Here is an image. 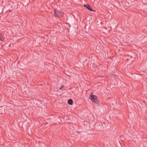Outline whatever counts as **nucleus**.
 <instances>
[{
	"label": "nucleus",
	"mask_w": 147,
	"mask_h": 147,
	"mask_svg": "<svg viewBox=\"0 0 147 147\" xmlns=\"http://www.w3.org/2000/svg\"><path fill=\"white\" fill-rule=\"evenodd\" d=\"M64 87V86L63 85L61 86L59 88L60 90L62 89Z\"/></svg>",
	"instance_id": "obj_6"
},
{
	"label": "nucleus",
	"mask_w": 147,
	"mask_h": 147,
	"mask_svg": "<svg viewBox=\"0 0 147 147\" xmlns=\"http://www.w3.org/2000/svg\"><path fill=\"white\" fill-rule=\"evenodd\" d=\"M67 102L69 104L72 105L73 104V100L71 99H69L68 100Z\"/></svg>",
	"instance_id": "obj_4"
},
{
	"label": "nucleus",
	"mask_w": 147,
	"mask_h": 147,
	"mask_svg": "<svg viewBox=\"0 0 147 147\" xmlns=\"http://www.w3.org/2000/svg\"><path fill=\"white\" fill-rule=\"evenodd\" d=\"M89 99L93 102L98 104L99 103L98 101L97 100V97L96 96L92 95V94L90 95Z\"/></svg>",
	"instance_id": "obj_1"
},
{
	"label": "nucleus",
	"mask_w": 147,
	"mask_h": 147,
	"mask_svg": "<svg viewBox=\"0 0 147 147\" xmlns=\"http://www.w3.org/2000/svg\"><path fill=\"white\" fill-rule=\"evenodd\" d=\"M86 8L87 9L89 10L90 11H94L95 12V11L93 10L91 8L90 6L89 5L87 4V7H86Z\"/></svg>",
	"instance_id": "obj_3"
},
{
	"label": "nucleus",
	"mask_w": 147,
	"mask_h": 147,
	"mask_svg": "<svg viewBox=\"0 0 147 147\" xmlns=\"http://www.w3.org/2000/svg\"><path fill=\"white\" fill-rule=\"evenodd\" d=\"M54 16L55 18H60L63 16L64 13L61 11H57L55 9H54Z\"/></svg>",
	"instance_id": "obj_2"
},
{
	"label": "nucleus",
	"mask_w": 147,
	"mask_h": 147,
	"mask_svg": "<svg viewBox=\"0 0 147 147\" xmlns=\"http://www.w3.org/2000/svg\"><path fill=\"white\" fill-rule=\"evenodd\" d=\"M3 36V34L1 32H0V37H2Z\"/></svg>",
	"instance_id": "obj_7"
},
{
	"label": "nucleus",
	"mask_w": 147,
	"mask_h": 147,
	"mask_svg": "<svg viewBox=\"0 0 147 147\" xmlns=\"http://www.w3.org/2000/svg\"><path fill=\"white\" fill-rule=\"evenodd\" d=\"M6 38L7 37H0V40L2 41H4L6 40Z\"/></svg>",
	"instance_id": "obj_5"
},
{
	"label": "nucleus",
	"mask_w": 147,
	"mask_h": 147,
	"mask_svg": "<svg viewBox=\"0 0 147 147\" xmlns=\"http://www.w3.org/2000/svg\"><path fill=\"white\" fill-rule=\"evenodd\" d=\"M84 7H87V5L84 4Z\"/></svg>",
	"instance_id": "obj_8"
}]
</instances>
